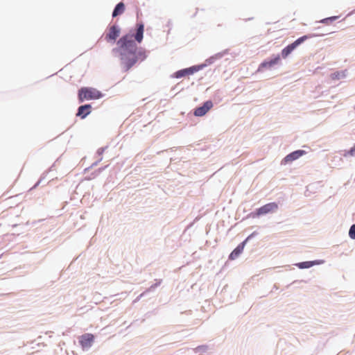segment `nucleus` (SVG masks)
Wrapping results in <instances>:
<instances>
[{"mask_svg":"<svg viewBox=\"0 0 355 355\" xmlns=\"http://www.w3.org/2000/svg\"><path fill=\"white\" fill-rule=\"evenodd\" d=\"M117 45L118 48L114 51L119 54L121 65L125 71H129L138 62H142L147 58L146 52L137 48L132 35L123 36L117 42Z\"/></svg>","mask_w":355,"mask_h":355,"instance_id":"nucleus-1","label":"nucleus"},{"mask_svg":"<svg viewBox=\"0 0 355 355\" xmlns=\"http://www.w3.org/2000/svg\"><path fill=\"white\" fill-rule=\"evenodd\" d=\"M101 92L92 87H82L78 91V99L80 102L85 100H95L102 97Z\"/></svg>","mask_w":355,"mask_h":355,"instance_id":"nucleus-2","label":"nucleus"},{"mask_svg":"<svg viewBox=\"0 0 355 355\" xmlns=\"http://www.w3.org/2000/svg\"><path fill=\"white\" fill-rule=\"evenodd\" d=\"M277 207L278 206L275 202H270L252 212L250 215L252 218L259 217L260 216L274 213L277 211Z\"/></svg>","mask_w":355,"mask_h":355,"instance_id":"nucleus-3","label":"nucleus"},{"mask_svg":"<svg viewBox=\"0 0 355 355\" xmlns=\"http://www.w3.org/2000/svg\"><path fill=\"white\" fill-rule=\"evenodd\" d=\"M310 37L308 35H304L297 40H296L292 44L288 45L286 47L282 49V56L284 58H287L292 51L296 49L297 46H298L300 44H301L302 42H304L306 40L309 38Z\"/></svg>","mask_w":355,"mask_h":355,"instance_id":"nucleus-4","label":"nucleus"},{"mask_svg":"<svg viewBox=\"0 0 355 355\" xmlns=\"http://www.w3.org/2000/svg\"><path fill=\"white\" fill-rule=\"evenodd\" d=\"M202 66H193L189 68L179 70L174 73V77L176 78H180L187 76L193 74L202 69Z\"/></svg>","mask_w":355,"mask_h":355,"instance_id":"nucleus-5","label":"nucleus"},{"mask_svg":"<svg viewBox=\"0 0 355 355\" xmlns=\"http://www.w3.org/2000/svg\"><path fill=\"white\" fill-rule=\"evenodd\" d=\"M120 33L119 28L116 26H110L105 35V40L107 42L114 43Z\"/></svg>","mask_w":355,"mask_h":355,"instance_id":"nucleus-6","label":"nucleus"},{"mask_svg":"<svg viewBox=\"0 0 355 355\" xmlns=\"http://www.w3.org/2000/svg\"><path fill=\"white\" fill-rule=\"evenodd\" d=\"M94 336L92 334H85L79 338L80 345L83 348H89L92 346Z\"/></svg>","mask_w":355,"mask_h":355,"instance_id":"nucleus-7","label":"nucleus"},{"mask_svg":"<svg viewBox=\"0 0 355 355\" xmlns=\"http://www.w3.org/2000/svg\"><path fill=\"white\" fill-rule=\"evenodd\" d=\"M213 107V103L211 101H207L204 103L203 105L201 107H197L194 110V115L197 116H204L211 107Z\"/></svg>","mask_w":355,"mask_h":355,"instance_id":"nucleus-8","label":"nucleus"},{"mask_svg":"<svg viewBox=\"0 0 355 355\" xmlns=\"http://www.w3.org/2000/svg\"><path fill=\"white\" fill-rule=\"evenodd\" d=\"M304 154H305V151L302 150H298L294 151V152L288 154V155H286L284 157V163L291 162L298 159L299 157H300L301 156H302Z\"/></svg>","mask_w":355,"mask_h":355,"instance_id":"nucleus-9","label":"nucleus"},{"mask_svg":"<svg viewBox=\"0 0 355 355\" xmlns=\"http://www.w3.org/2000/svg\"><path fill=\"white\" fill-rule=\"evenodd\" d=\"M92 107L90 105H84L78 107L76 115L82 119L86 117L91 112Z\"/></svg>","mask_w":355,"mask_h":355,"instance_id":"nucleus-10","label":"nucleus"},{"mask_svg":"<svg viewBox=\"0 0 355 355\" xmlns=\"http://www.w3.org/2000/svg\"><path fill=\"white\" fill-rule=\"evenodd\" d=\"M245 241H243L241 244H239L230 254L229 259L234 260L236 259L243 252L244 249Z\"/></svg>","mask_w":355,"mask_h":355,"instance_id":"nucleus-11","label":"nucleus"},{"mask_svg":"<svg viewBox=\"0 0 355 355\" xmlns=\"http://www.w3.org/2000/svg\"><path fill=\"white\" fill-rule=\"evenodd\" d=\"M280 60L279 55H277L275 58L263 62L259 66V70L263 68H271L275 64H277Z\"/></svg>","mask_w":355,"mask_h":355,"instance_id":"nucleus-12","label":"nucleus"},{"mask_svg":"<svg viewBox=\"0 0 355 355\" xmlns=\"http://www.w3.org/2000/svg\"><path fill=\"white\" fill-rule=\"evenodd\" d=\"M137 33L135 35L134 37L137 42L139 43L141 42L143 40V35H144V26L143 24H138L137 25ZM133 37V35H132Z\"/></svg>","mask_w":355,"mask_h":355,"instance_id":"nucleus-13","label":"nucleus"},{"mask_svg":"<svg viewBox=\"0 0 355 355\" xmlns=\"http://www.w3.org/2000/svg\"><path fill=\"white\" fill-rule=\"evenodd\" d=\"M124 11H125V4L122 2H120L116 6V7L112 12V17H115L118 15H120L123 14L124 12Z\"/></svg>","mask_w":355,"mask_h":355,"instance_id":"nucleus-14","label":"nucleus"},{"mask_svg":"<svg viewBox=\"0 0 355 355\" xmlns=\"http://www.w3.org/2000/svg\"><path fill=\"white\" fill-rule=\"evenodd\" d=\"M316 262L315 261H304L301 262L297 264V267L299 268L303 269V268H309L311 266H313Z\"/></svg>","mask_w":355,"mask_h":355,"instance_id":"nucleus-15","label":"nucleus"},{"mask_svg":"<svg viewBox=\"0 0 355 355\" xmlns=\"http://www.w3.org/2000/svg\"><path fill=\"white\" fill-rule=\"evenodd\" d=\"M345 76V74L343 71H336L331 74V78L332 80H339Z\"/></svg>","mask_w":355,"mask_h":355,"instance_id":"nucleus-16","label":"nucleus"},{"mask_svg":"<svg viewBox=\"0 0 355 355\" xmlns=\"http://www.w3.org/2000/svg\"><path fill=\"white\" fill-rule=\"evenodd\" d=\"M338 17L337 16H334V17H327V18H325V19H323L320 21L321 23H323V24H327L329 21H333L334 20H336V19H338Z\"/></svg>","mask_w":355,"mask_h":355,"instance_id":"nucleus-17","label":"nucleus"},{"mask_svg":"<svg viewBox=\"0 0 355 355\" xmlns=\"http://www.w3.org/2000/svg\"><path fill=\"white\" fill-rule=\"evenodd\" d=\"M349 235L352 239H355V225L351 226Z\"/></svg>","mask_w":355,"mask_h":355,"instance_id":"nucleus-18","label":"nucleus"},{"mask_svg":"<svg viewBox=\"0 0 355 355\" xmlns=\"http://www.w3.org/2000/svg\"><path fill=\"white\" fill-rule=\"evenodd\" d=\"M355 155V145L348 151L345 152L344 156H354Z\"/></svg>","mask_w":355,"mask_h":355,"instance_id":"nucleus-19","label":"nucleus"}]
</instances>
